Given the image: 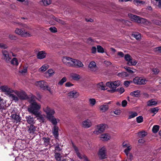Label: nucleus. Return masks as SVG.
Segmentation results:
<instances>
[{
	"instance_id": "412c9836",
	"label": "nucleus",
	"mask_w": 161,
	"mask_h": 161,
	"mask_svg": "<svg viewBox=\"0 0 161 161\" xmlns=\"http://www.w3.org/2000/svg\"><path fill=\"white\" fill-rule=\"evenodd\" d=\"M99 108L101 111L103 112H105L108 110L109 106L106 103L100 105L99 107Z\"/></svg>"
},
{
	"instance_id": "6e6552de",
	"label": "nucleus",
	"mask_w": 161,
	"mask_h": 161,
	"mask_svg": "<svg viewBox=\"0 0 161 161\" xmlns=\"http://www.w3.org/2000/svg\"><path fill=\"white\" fill-rule=\"evenodd\" d=\"M128 15L131 19L132 20L138 23L143 22L145 20V19L143 18H141L139 16L131 14H128Z\"/></svg>"
},
{
	"instance_id": "5fc2aeb1",
	"label": "nucleus",
	"mask_w": 161,
	"mask_h": 161,
	"mask_svg": "<svg viewBox=\"0 0 161 161\" xmlns=\"http://www.w3.org/2000/svg\"><path fill=\"white\" fill-rule=\"evenodd\" d=\"M118 75L120 77H126L128 76V74L126 72H123L121 73H119L118 74Z\"/></svg>"
},
{
	"instance_id": "393cba45",
	"label": "nucleus",
	"mask_w": 161,
	"mask_h": 161,
	"mask_svg": "<svg viewBox=\"0 0 161 161\" xmlns=\"http://www.w3.org/2000/svg\"><path fill=\"white\" fill-rule=\"evenodd\" d=\"M6 101L2 99L0 100V110L2 111L5 109L6 107Z\"/></svg>"
},
{
	"instance_id": "4d7b16f0",
	"label": "nucleus",
	"mask_w": 161,
	"mask_h": 161,
	"mask_svg": "<svg viewBox=\"0 0 161 161\" xmlns=\"http://www.w3.org/2000/svg\"><path fill=\"white\" fill-rule=\"evenodd\" d=\"M44 142L46 145L48 144L49 142V138H48L44 137L43 138Z\"/></svg>"
},
{
	"instance_id": "dca6fc26",
	"label": "nucleus",
	"mask_w": 161,
	"mask_h": 161,
	"mask_svg": "<svg viewBox=\"0 0 161 161\" xmlns=\"http://www.w3.org/2000/svg\"><path fill=\"white\" fill-rule=\"evenodd\" d=\"M92 125V123L89 119H86L83 121L82 123V126L85 128H89Z\"/></svg>"
},
{
	"instance_id": "a878e982",
	"label": "nucleus",
	"mask_w": 161,
	"mask_h": 161,
	"mask_svg": "<svg viewBox=\"0 0 161 161\" xmlns=\"http://www.w3.org/2000/svg\"><path fill=\"white\" fill-rule=\"evenodd\" d=\"M58 128L56 125H54L53 130V133L54 137L57 138L58 135Z\"/></svg>"
},
{
	"instance_id": "4be33fe9",
	"label": "nucleus",
	"mask_w": 161,
	"mask_h": 161,
	"mask_svg": "<svg viewBox=\"0 0 161 161\" xmlns=\"http://www.w3.org/2000/svg\"><path fill=\"white\" fill-rule=\"evenodd\" d=\"M29 129L28 130V132L30 134H33L36 130V127L33 125H31L28 126Z\"/></svg>"
},
{
	"instance_id": "58836bf2",
	"label": "nucleus",
	"mask_w": 161,
	"mask_h": 161,
	"mask_svg": "<svg viewBox=\"0 0 161 161\" xmlns=\"http://www.w3.org/2000/svg\"><path fill=\"white\" fill-rule=\"evenodd\" d=\"M130 115L129 116V119H130L135 117L138 115L137 113L136 112H130L129 113Z\"/></svg>"
},
{
	"instance_id": "f8f14e48",
	"label": "nucleus",
	"mask_w": 161,
	"mask_h": 161,
	"mask_svg": "<svg viewBox=\"0 0 161 161\" xmlns=\"http://www.w3.org/2000/svg\"><path fill=\"white\" fill-rule=\"evenodd\" d=\"M133 81L136 84L141 85L145 84L146 80L142 77H136L133 79Z\"/></svg>"
},
{
	"instance_id": "c9c22d12",
	"label": "nucleus",
	"mask_w": 161,
	"mask_h": 161,
	"mask_svg": "<svg viewBox=\"0 0 161 161\" xmlns=\"http://www.w3.org/2000/svg\"><path fill=\"white\" fill-rule=\"evenodd\" d=\"M97 87L98 88L101 90H105V86H104L103 82H101L97 84Z\"/></svg>"
},
{
	"instance_id": "2eb2a0df",
	"label": "nucleus",
	"mask_w": 161,
	"mask_h": 161,
	"mask_svg": "<svg viewBox=\"0 0 161 161\" xmlns=\"http://www.w3.org/2000/svg\"><path fill=\"white\" fill-rule=\"evenodd\" d=\"M2 52L4 60L7 63L10 62L11 58L9 56L8 52L5 50H3Z\"/></svg>"
},
{
	"instance_id": "a18cd8bd",
	"label": "nucleus",
	"mask_w": 161,
	"mask_h": 161,
	"mask_svg": "<svg viewBox=\"0 0 161 161\" xmlns=\"http://www.w3.org/2000/svg\"><path fill=\"white\" fill-rule=\"evenodd\" d=\"M46 73H48L49 74V76H51L53 75L55 73V71L52 69H49L46 72Z\"/></svg>"
},
{
	"instance_id": "2f4dec72",
	"label": "nucleus",
	"mask_w": 161,
	"mask_h": 161,
	"mask_svg": "<svg viewBox=\"0 0 161 161\" xmlns=\"http://www.w3.org/2000/svg\"><path fill=\"white\" fill-rule=\"evenodd\" d=\"M41 4L47 6L50 4L52 2L51 0H42L40 2Z\"/></svg>"
},
{
	"instance_id": "7c9ffc66",
	"label": "nucleus",
	"mask_w": 161,
	"mask_h": 161,
	"mask_svg": "<svg viewBox=\"0 0 161 161\" xmlns=\"http://www.w3.org/2000/svg\"><path fill=\"white\" fill-rule=\"evenodd\" d=\"M130 151H127L124 152L127 156V158L130 161H131L133 159V156L132 154L130 153Z\"/></svg>"
},
{
	"instance_id": "f704fd0d",
	"label": "nucleus",
	"mask_w": 161,
	"mask_h": 161,
	"mask_svg": "<svg viewBox=\"0 0 161 161\" xmlns=\"http://www.w3.org/2000/svg\"><path fill=\"white\" fill-rule=\"evenodd\" d=\"M130 95L133 97H139L140 95V92L139 90L131 92Z\"/></svg>"
},
{
	"instance_id": "cd10ccee",
	"label": "nucleus",
	"mask_w": 161,
	"mask_h": 161,
	"mask_svg": "<svg viewBox=\"0 0 161 161\" xmlns=\"http://www.w3.org/2000/svg\"><path fill=\"white\" fill-rule=\"evenodd\" d=\"M137 63V61L132 58L128 62H127V64L129 66H135L136 64Z\"/></svg>"
},
{
	"instance_id": "a211bd4d",
	"label": "nucleus",
	"mask_w": 161,
	"mask_h": 161,
	"mask_svg": "<svg viewBox=\"0 0 161 161\" xmlns=\"http://www.w3.org/2000/svg\"><path fill=\"white\" fill-rule=\"evenodd\" d=\"M122 146L124 148H126L124 150V152L127 151H130L132 148L131 145L127 141H125L122 143Z\"/></svg>"
},
{
	"instance_id": "6e6d98bb",
	"label": "nucleus",
	"mask_w": 161,
	"mask_h": 161,
	"mask_svg": "<svg viewBox=\"0 0 161 161\" xmlns=\"http://www.w3.org/2000/svg\"><path fill=\"white\" fill-rule=\"evenodd\" d=\"M54 156L56 159L57 160L59 161L60 160L61 156L60 154L59 153H55Z\"/></svg>"
},
{
	"instance_id": "c03bdc74",
	"label": "nucleus",
	"mask_w": 161,
	"mask_h": 161,
	"mask_svg": "<svg viewBox=\"0 0 161 161\" xmlns=\"http://www.w3.org/2000/svg\"><path fill=\"white\" fill-rule=\"evenodd\" d=\"M9 96L11 98L14 100L15 102L18 101L19 100V99L18 97L16 96V95H14L13 94H10L9 95Z\"/></svg>"
},
{
	"instance_id": "680f3d73",
	"label": "nucleus",
	"mask_w": 161,
	"mask_h": 161,
	"mask_svg": "<svg viewBox=\"0 0 161 161\" xmlns=\"http://www.w3.org/2000/svg\"><path fill=\"white\" fill-rule=\"evenodd\" d=\"M86 42L89 44H92L93 43V41L91 37H89L87 39Z\"/></svg>"
},
{
	"instance_id": "9b49d317",
	"label": "nucleus",
	"mask_w": 161,
	"mask_h": 161,
	"mask_svg": "<svg viewBox=\"0 0 161 161\" xmlns=\"http://www.w3.org/2000/svg\"><path fill=\"white\" fill-rule=\"evenodd\" d=\"M98 155L99 158L101 159H103L107 158L106 150L105 147H102L99 149Z\"/></svg>"
},
{
	"instance_id": "c756f323",
	"label": "nucleus",
	"mask_w": 161,
	"mask_h": 161,
	"mask_svg": "<svg viewBox=\"0 0 161 161\" xmlns=\"http://www.w3.org/2000/svg\"><path fill=\"white\" fill-rule=\"evenodd\" d=\"M70 77L74 80H77L80 78V76L77 74L72 73L70 75Z\"/></svg>"
},
{
	"instance_id": "603ef678",
	"label": "nucleus",
	"mask_w": 161,
	"mask_h": 161,
	"mask_svg": "<svg viewBox=\"0 0 161 161\" xmlns=\"http://www.w3.org/2000/svg\"><path fill=\"white\" fill-rule=\"evenodd\" d=\"M136 120L138 123H141L143 121V118L142 116H139L136 118Z\"/></svg>"
},
{
	"instance_id": "37998d69",
	"label": "nucleus",
	"mask_w": 161,
	"mask_h": 161,
	"mask_svg": "<svg viewBox=\"0 0 161 161\" xmlns=\"http://www.w3.org/2000/svg\"><path fill=\"white\" fill-rule=\"evenodd\" d=\"M124 68L129 73H135L136 71V70L135 69H133V70H132L131 69V68L128 66H125L124 67Z\"/></svg>"
},
{
	"instance_id": "473e14b6",
	"label": "nucleus",
	"mask_w": 161,
	"mask_h": 161,
	"mask_svg": "<svg viewBox=\"0 0 161 161\" xmlns=\"http://www.w3.org/2000/svg\"><path fill=\"white\" fill-rule=\"evenodd\" d=\"M24 31L23 30L19 28H16L15 30V32L16 34L18 35H20L21 36H23Z\"/></svg>"
},
{
	"instance_id": "13d9d810",
	"label": "nucleus",
	"mask_w": 161,
	"mask_h": 161,
	"mask_svg": "<svg viewBox=\"0 0 161 161\" xmlns=\"http://www.w3.org/2000/svg\"><path fill=\"white\" fill-rule=\"evenodd\" d=\"M134 3L136 5H138L139 4L142 3V1L138 0H134L133 1Z\"/></svg>"
},
{
	"instance_id": "c85d7f7f",
	"label": "nucleus",
	"mask_w": 161,
	"mask_h": 161,
	"mask_svg": "<svg viewBox=\"0 0 161 161\" xmlns=\"http://www.w3.org/2000/svg\"><path fill=\"white\" fill-rule=\"evenodd\" d=\"M52 122V123L54 125H56L57 123V120L55 119L53 115L51 116H49L47 118Z\"/></svg>"
},
{
	"instance_id": "7ed1b4c3",
	"label": "nucleus",
	"mask_w": 161,
	"mask_h": 161,
	"mask_svg": "<svg viewBox=\"0 0 161 161\" xmlns=\"http://www.w3.org/2000/svg\"><path fill=\"white\" fill-rule=\"evenodd\" d=\"M35 84L37 86L40 87L43 90H47L50 92H51V88L49 86L47 83L44 81H37L36 82Z\"/></svg>"
},
{
	"instance_id": "5701e85b",
	"label": "nucleus",
	"mask_w": 161,
	"mask_h": 161,
	"mask_svg": "<svg viewBox=\"0 0 161 161\" xmlns=\"http://www.w3.org/2000/svg\"><path fill=\"white\" fill-rule=\"evenodd\" d=\"M25 118L29 124L33 125L35 123L33 118L31 116H26Z\"/></svg>"
},
{
	"instance_id": "ddd939ff",
	"label": "nucleus",
	"mask_w": 161,
	"mask_h": 161,
	"mask_svg": "<svg viewBox=\"0 0 161 161\" xmlns=\"http://www.w3.org/2000/svg\"><path fill=\"white\" fill-rule=\"evenodd\" d=\"M88 68L89 70L92 72L96 71L98 69L96 63L94 61H92L89 63Z\"/></svg>"
},
{
	"instance_id": "e2e57ef3",
	"label": "nucleus",
	"mask_w": 161,
	"mask_h": 161,
	"mask_svg": "<svg viewBox=\"0 0 161 161\" xmlns=\"http://www.w3.org/2000/svg\"><path fill=\"white\" fill-rule=\"evenodd\" d=\"M49 30L52 32H55L57 31V29L56 28L54 27L50 28Z\"/></svg>"
},
{
	"instance_id": "e433bc0d",
	"label": "nucleus",
	"mask_w": 161,
	"mask_h": 161,
	"mask_svg": "<svg viewBox=\"0 0 161 161\" xmlns=\"http://www.w3.org/2000/svg\"><path fill=\"white\" fill-rule=\"evenodd\" d=\"M33 36V34L31 32L24 31L22 37H30Z\"/></svg>"
},
{
	"instance_id": "aec40b11",
	"label": "nucleus",
	"mask_w": 161,
	"mask_h": 161,
	"mask_svg": "<svg viewBox=\"0 0 161 161\" xmlns=\"http://www.w3.org/2000/svg\"><path fill=\"white\" fill-rule=\"evenodd\" d=\"M79 96V93L76 91L75 90L70 92L68 94V96L70 98H76Z\"/></svg>"
},
{
	"instance_id": "774afa93",
	"label": "nucleus",
	"mask_w": 161,
	"mask_h": 161,
	"mask_svg": "<svg viewBox=\"0 0 161 161\" xmlns=\"http://www.w3.org/2000/svg\"><path fill=\"white\" fill-rule=\"evenodd\" d=\"M131 81H126L124 82V84L126 87L128 86L131 83H132Z\"/></svg>"
},
{
	"instance_id": "338daca9",
	"label": "nucleus",
	"mask_w": 161,
	"mask_h": 161,
	"mask_svg": "<svg viewBox=\"0 0 161 161\" xmlns=\"http://www.w3.org/2000/svg\"><path fill=\"white\" fill-rule=\"evenodd\" d=\"M127 103V102L126 100H124L122 102V106L123 107H125Z\"/></svg>"
},
{
	"instance_id": "de8ad7c7",
	"label": "nucleus",
	"mask_w": 161,
	"mask_h": 161,
	"mask_svg": "<svg viewBox=\"0 0 161 161\" xmlns=\"http://www.w3.org/2000/svg\"><path fill=\"white\" fill-rule=\"evenodd\" d=\"M159 126L158 125H155L153 128L152 130L154 133H157L158 130Z\"/></svg>"
},
{
	"instance_id": "864d4df0",
	"label": "nucleus",
	"mask_w": 161,
	"mask_h": 161,
	"mask_svg": "<svg viewBox=\"0 0 161 161\" xmlns=\"http://www.w3.org/2000/svg\"><path fill=\"white\" fill-rule=\"evenodd\" d=\"M66 81V77H64L60 81L58 82V85H62L63 83Z\"/></svg>"
},
{
	"instance_id": "4468645a",
	"label": "nucleus",
	"mask_w": 161,
	"mask_h": 161,
	"mask_svg": "<svg viewBox=\"0 0 161 161\" xmlns=\"http://www.w3.org/2000/svg\"><path fill=\"white\" fill-rule=\"evenodd\" d=\"M11 119L13 122L18 123L20 121L21 119L19 115L17 114H12L10 116Z\"/></svg>"
},
{
	"instance_id": "423d86ee",
	"label": "nucleus",
	"mask_w": 161,
	"mask_h": 161,
	"mask_svg": "<svg viewBox=\"0 0 161 161\" xmlns=\"http://www.w3.org/2000/svg\"><path fill=\"white\" fill-rule=\"evenodd\" d=\"M0 90L5 93L6 95H8L14 92V90L8 86L4 85L0 87Z\"/></svg>"
},
{
	"instance_id": "0eeeda50",
	"label": "nucleus",
	"mask_w": 161,
	"mask_h": 161,
	"mask_svg": "<svg viewBox=\"0 0 161 161\" xmlns=\"http://www.w3.org/2000/svg\"><path fill=\"white\" fill-rule=\"evenodd\" d=\"M106 127V125L105 124H100L97 125L93 132L97 135H98L100 133L104 131Z\"/></svg>"
},
{
	"instance_id": "79ce46f5",
	"label": "nucleus",
	"mask_w": 161,
	"mask_h": 161,
	"mask_svg": "<svg viewBox=\"0 0 161 161\" xmlns=\"http://www.w3.org/2000/svg\"><path fill=\"white\" fill-rule=\"evenodd\" d=\"M89 101V104L91 106H94L96 104V100L94 98H90Z\"/></svg>"
},
{
	"instance_id": "4c0bfd02",
	"label": "nucleus",
	"mask_w": 161,
	"mask_h": 161,
	"mask_svg": "<svg viewBox=\"0 0 161 161\" xmlns=\"http://www.w3.org/2000/svg\"><path fill=\"white\" fill-rule=\"evenodd\" d=\"M36 117L37 118V119H40L41 120H43L44 119L43 116L42 115L40 112H38L34 114Z\"/></svg>"
},
{
	"instance_id": "f03ea898",
	"label": "nucleus",
	"mask_w": 161,
	"mask_h": 161,
	"mask_svg": "<svg viewBox=\"0 0 161 161\" xmlns=\"http://www.w3.org/2000/svg\"><path fill=\"white\" fill-rule=\"evenodd\" d=\"M41 108V105L40 104L36 102H33L31 103L28 108V111L30 113L34 114L39 112V110Z\"/></svg>"
},
{
	"instance_id": "ea45409f",
	"label": "nucleus",
	"mask_w": 161,
	"mask_h": 161,
	"mask_svg": "<svg viewBox=\"0 0 161 161\" xmlns=\"http://www.w3.org/2000/svg\"><path fill=\"white\" fill-rule=\"evenodd\" d=\"M53 19L61 24L64 25L65 24V22L64 21L60 19L57 18L53 16Z\"/></svg>"
},
{
	"instance_id": "a19ab883",
	"label": "nucleus",
	"mask_w": 161,
	"mask_h": 161,
	"mask_svg": "<svg viewBox=\"0 0 161 161\" xmlns=\"http://www.w3.org/2000/svg\"><path fill=\"white\" fill-rule=\"evenodd\" d=\"M11 64L14 65H18L19 63L17 58H13L11 60H10Z\"/></svg>"
},
{
	"instance_id": "bb28decb",
	"label": "nucleus",
	"mask_w": 161,
	"mask_h": 161,
	"mask_svg": "<svg viewBox=\"0 0 161 161\" xmlns=\"http://www.w3.org/2000/svg\"><path fill=\"white\" fill-rule=\"evenodd\" d=\"M27 68L26 67H23L22 68H19V72L21 75H24L27 72Z\"/></svg>"
},
{
	"instance_id": "b1692460",
	"label": "nucleus",
	"mask_w": 161,
	"mask_h": 161,
	"mask_svg": "<svg viewBox=\"0 0 161 161\" xmlns=\"http://www.w3.org/2000/svg\"><path fill=\"white\" fill-rule=\"evenodd\" d=\"M157 104V101H156L154 99H151L148 101L147 103V105L149 106H155Z\"/></svg>"
},
{
	"instance_id": "6ab92c4d",
	"label": "nucleus",
	"mask_w": 161,
	"mask_h": 161,
	"mask_svg": "<svg viewBox=\"0 0 161 161\" xmlns=\"http://www.w3.org/2000/svg\"><path fill=\"white\" fill-rule=\"evenodd\" d=\"M47 53L44 51H41L37 54V58L38 59H41L46 58Z\"/></svg>"
},
{
	"instance_id": "3c124183",
	"label": "nucleus",
	"mask_w": 161,
	"mask_h": 161,
	"mask_svg": "<svg viewBox=\"0 0 161 161\" xmlns=\"http://www.w3.org/2000/svg\"><path fill=\"white\" fill-rule=\"evenodd\" d=\"M125 59L128 62L132 58L131 57L129 54H126L124 56Z\"/></svg>"
},
{
	"instance_id": "f3484780",
	"label": "nucleus",
	"mask_w": 161,
	"mask_h": 161,
	"mask_svg": "<svg viewBox=\"0 0 161 161\" xmlns=\"http://www.w3.org/2000/svg\"><path fill=\"white\" fill-rule=\"evenodd\" d=\"M100 138L102 141H106L109 140L111 136L108 133H103L100 136Z\"/></svg>"
},
{
	"instance_id": "20e7f679",
	"label": "nucleus",
	"mask_w": 161,
	"mask_h": 161,
	"mask_svg": "<svg viewBox=\"0 0 161 161\" xmlns=\"http://www.w3.org/2000/svg\"><path fill=\"white\" fill-rule=\"evenodd\" d=\"M72 144L73 149L75 150L77 156L80 158L82 159L83 161H90L86 155L81 154L79 152L78 149L73 143H72Z\"/></svg>"
},
{
	"instance_id": "1a4fd4ad",
	"label": "nucleus",
	"mask_w": 161,
	"mask_h": 161,
	"mask_svg": "<svg viewBox=\"0 0 161 161\" xmlns=\"http://www.w3.org/2000/svg\"><path fill=\"white\" fill-rule=\"evenodd\" d=\"M120 84L119 80H116L113 82H108L106 83V86L110 88H113L116 89V88L118 87Z\"/></svg>"
},
{
	"instance_id": "052dcab7",
	"label": "nucleus",
	"mask_w": 161,
	"mask_h": 161,
	"mask_svg": "<svg viewBox=\"0 0 161 161\" xmlns=\"http://www.w3.org/2000/svg\"><path fill=\"white\" fill-rule=\"evenodd\" d=\"M9 39L11 40H15L17 39V37L14 35L12 34H9L8 36Z\"/></svg>"
},
{
	"instance_id": "8fccbe9b",
	"label": "nucleus",
	"mask_w": 161,
	"mask_h": 161,
	"mask_svg": "<svg viewBox=\"0 0 161 161\" xmlns=\"http://www.w3.org/2000/svg\"><path fill=\"white\" fill-rule=\"evenodd\" d=\"M150 110L151 113L155 114L158 112V108L156 107L151 108L150 109Z\"/></svg>"
},
{
	"instance_id": "0e129e2a",
	"label": "nucleus",
	"mask_w": 161,
	"mask_h": 161,
	"mask_svg": "<svg viewBox=\"0 0 161 161\" xmlns=\"http://www.w3.org/2000/svg\"><path fill=\"white\" fill-rule=\"evenodd\" d=\"M153 72L154 74L157 75L159 73V69L158 68H155L153 69Z\"/></svg>"
},
{
	"instance_id": "39448f33",
	"label": "nucleus",
	"mask_w": 161,
	"mask_h": 161,
	"mask_svg": "<svg viewBox=\"0 0 161 161\" xmlns=\"http://www.w3.org/2000/svg\"><path fill=\"white\" fill-rule=\"evenodd\" d=\"M43 111L47 114V118L53 115L55 113L54 110L48 106H45L43 108Z\"/></svg>"
},
{
	"instance_id": "49530a36",
	"label": "nucleus",
	"mask_w": 161,
	"mask_h": 161,
	"mask_svg": "<svg viewBox=\"0 0 161 161\" xmlns=\"http://www.w3.org/2000/svg\"><path fill=\"white\" fill-rule=\"evenodd\" d=\"M97 52L100 53H103L104 52V50L103 48L101 46L98 45L97 46Z\"/></svg>"
},
{
	"instance_id": "72a5a7b5",
	"label": "nucleus",
	"mask_w": 161,
	"mask_h": 161,
	"mask_svg": "<svg viewBox=\"0 0 161 161\" xmlns=\"http://www.w3.org/2000/svg\"><path fill=\"white\" fill-rule=\"evenodd\" d=\"M49 67V66L47 64H46L43 65L39 69V70L41 72H44Z\"/></svg>"
},
{
	"instance_id": "09e8293b",
	"label": "nucleus",
	"mask_w": 161,
	"mask_h": 161,
	"mask_svg": "<svg viewBox=\"0 0 161 161\" xmlns=\"http://www.w3.org/2000/svg\"><path fill=\"white\" fill-rule=\"evenodd\" d=\"M138 135L140 137L142 138L146 136L147 133L145 131H141L138 133Z\"/></svg>"
},
{
	"instance_id": "bf43d9fd",
	"label": "nucleus",
	"mask_w": 161,
	"mask_h": 161,
	"mask_svg": "<svg viewBox=\"0 0 161 161\" xmlns=\"http://www.w3.org/2000/svg\"><path fill=\"white\" fill-rule=\"evenodd\" d=\"M133 35L136 39H139L141 37V35L138 33L133 34Z\"/></svg>"
},
{
	"instance_id": "9d476101",
	"label": "nucleus",
	"mask_w": 161,
	"mask_h": 161,
	"mask_svg": "<svg viewBox=\"0 0 161 161\" xmlns=\"http://www.w3.org/2000/svg\"><path fill=\"white\" fill-rule=\"evenodd\" d=\"M15 93L21 99L25 100L28 98V96L26 93L23 91H16L15 92Z\"/></svg>"
},
{
	"instance_id": "f257e3e1",
	"label": "nucleus",
	"mask_w": 161,
	"mask_h": 161,
	"mask_svg": "<svg viewBox=\"0 0 161 161\" xmlns=\"http://www.w3.org/2000/svg\"><path fill=\"white\" fill-rule=\"evenodd\" d=\"M62 61L64 64L68 66L78 68L84 66L83 64L81 61L69 57H63Z\"/></svg>"
},
{
	"instance_id": "69168bd1",
	"label": "nucleus",
	"mask_w": 161,
	"mask_h": 161,
	"mask_svg": "<svg viewBox=\"0 0 161 161\" xmlns=\"http://www.w3.org/2000/svg\"><path fill=\"white\" fill-rule=\"evenodd\" d=\"M0 47L2 48H7L8 46L6 44L3 43H0Z\"/></svg>"
}]
</instances>
